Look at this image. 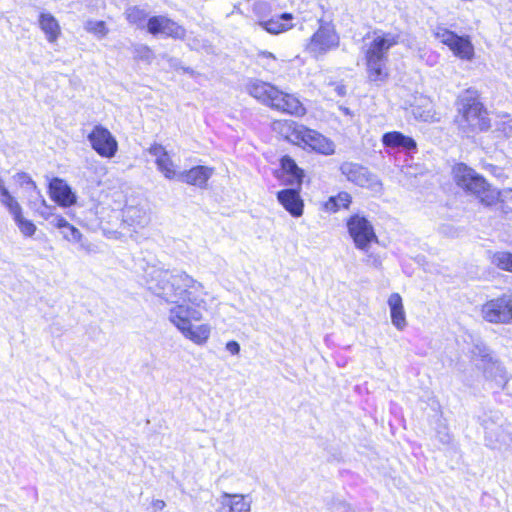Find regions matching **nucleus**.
Returning <instances> with one entry per match:
<instances>
[{
    "label": "nucleus",
    "instance_id": "f03ea898",
    "mask_svg": "<svg viewBox=\"0 0 512 512\" xmlns=\"http://www.w3.org/2000/svg\"><path fill=\"white\" fill-rule=\"evenodd\" d=\"M247 91L264 105L283 113L302 116L306 112L305 107L295 95L284 93L270 83L260 80L251 81Z\"/></svg>",
    "mask_w": 512,
    "mask_h": 512
},
{
    "label": "nucleus",
    "instance_id": "2f4dec72",
    "mask_svg": "<svg viewBox=\"0 0 512 512\" xmlns=\"http://www.w3.org/2000/svg\"><path fill=\"white\" fill-rule=\"evenodd\" d=\"M85 30L89 33L96 35L99 38H103L107 35L108 29L104 21L89 20L85 23Z\"/></svg>",
    "mask_w": 512,
    "mask_h": 512
},
{
    "label": "nucleus",
    "instance_id": "5701e85b",
    "mask_svg": "<svg viewBox=\"0 0 512 512\" xmlns=\"http://www.w3.org/2000/svg\"><path fill=\"white\" fill-rule=\"evenodd\" d=\"M485 440L491 448H500L505 444L509 436L504 432L502 424L493 420H484Z\"/></svg>",
    "mask_w": 512,
    "mask_h": 512
},
{
    "label": "nucleus",
    "instance_id": "c9c22d12",
    "mask_svg": "<svg viewBox=\"0 0 512 512\" xmlns=\"http://www.w3.org/2000/svg\"><path fill=\"white\" fill-rule=\"evenodd\" d=\"M135 58L150 63L154 59L153 51L146 45H138L134 48Z\"/></svg>",
    "mask_w": 512,
    "mask_h": 512
},
{
    "label": "nucleus",
    "instance_id": "7ed1b4c3",
    "mask_svg": "<svg viewBox=\"0 0 512 512\" xmlns=\"http://www.w3.org/2000/svg\"><path fill=\"white\" fill-rule=\"evenodd\" d=\"M400 41V35L394 32H384L381 30L372 33L371 41L367 45L365 57L368 77L370 80L378 82L387 78L385 69L387 61V52L390 48L397 45Z\"/></svg>",
    "mask_w": 512,
    "mask_h": 512
},
{
    "label": "nucleus",
    "instance_id": "79ce46f5",
    "mask_svg": "<svg viewBox=\"0 0 512 512\" xmlns=\"http://www.w3.org/2000/svg\"><path fill=\"white\" fill-rule=\"evenodd\" d=\"M165 507V502L163 500H155L153 502V508L155 510H162Z\"/></svg>",
    "mask_w": 512,
    "mask_h": 512
},
{
    "label": "nucleus",
    "instance_id": "473e14b6",
    "mask_svg": "<svg viewBox=\"0 0 512 512\" xmlns=\"http://www.w3.org/2000/svg\"><path fill=\"white\" fill-rule=\"evenodd\" d=\"M493 263L502 270L512 272V254L508 252H498L493 256Z\"/></svg>",
    "mask_w": 512,
    "mask_h": 512
},
{
    "label": "nucleus",
    "instance_id": "f704fd0d",
    "mask_svg": "<svg viewBox=\"0 0 512 512\" xmlns=\"http://www.w3.org/2000/svg\"><path fill=\"white\" fill-rule=\"evenodd\" d=\"M14 178L20 186L25 187L28 191L38 193V188H37L35 182L31 179V177L28 174H26L24 172L17 173L14 176Z\"/></svg>",
    "mask_w": 512,
    "mask_h": 512
},
{
    "label": "nucleus",
    "instance_id": "20e7f679",
    "mask_svg": "<svg viewBox=\"0 0 512 512\" xmlns=\"http://www.w3.org/2000/svg\"><path fill=\"white\" fill-rule=\"evenodd\" d=\"M453 177L459 187L476 195L486 204H491L496 199V193L490 189L486 180L467 165L456 164L453 167Z\"/></svg>",
    "mask_w": 512,
    "mask_h": 512
},
{
    "label": "nucleus",
    "instance_id": "72a5a7b5",
    "mask_svg": "<svg viewBox=\"0 0 512 512\" xmlns=\"http://www.w3.org/2000/svg\"><path fill=\"white\" fill-rule=\"evenodd\" d=\"M256 62L258 65H260L266 69L272 70L275 68L277 58L271 52L260 51L256 55Z\"/></svg>",
    "mask_w": 512,
    "mask_h": 512
},
{
    "label": "nucleus",
    "instance_id": "39448f33",
    "mask_svg": "<svg viewBox=\"0 0 512 512\" xmlns=\"http://www.w3.org/2000/svg\"><path fill=\"white\" fill-rule=\"evenodd\" d=\"M457 123L463 133L470 135L489 127L487 112L475 99H461L459 102Z\"/></svg>",
    "mask_w": 512,
    "mask_h": 512
},
{
    "label": "nucleus",
    "instance_id": "2eb2a0df",
    "mask_svg": "<svg viewBox=\"0 0 512 512\" xmlns=\"http://www.w3.org/2000/svg\"><path fill=\"white\" fill-rule=\"evenodd\" d=\"M302 145L324 155H332L335 152V145L330 139L308 128L303 132Z\"/></svg>",
    "mask_w": 512,
    "mask_h": 512
},
{
    "label": "nucleus",
    "instance_id": "f257e3e1",
    "mask_svg": "<svg viewBox=\"0 0 512 512\" xmlns=\"http://www.w3.org/2000/svg\"><path fill=\"white\" fill-rule=\"evenodd\" d=\"M146 285L155 296L172 304L167 319L184 338L196 345H204L208 341L211 325L194 324L203 319V312L208 311L214 301L201 282L185 272L152 269L147 274Z\"/></svg>",
    "mask_w": 512,
    "mask_h": 512
},
{
    "label": "nucleus",
    "instance_id": "f8f14e48",
    "mask_svg": "<svg viewBox=\"0 0 512 512\" xmlns=\"http://www.w3.org/2000/svg\"><path fill=\"white\" fill-rule=\"evenodd\" d=\"M482 316L491 323H509L512 320V297L504 295L488 301L482 307Z\"/></svg>",
    "mask_w": 512,
    "mask_h": 512
},
{
    "label": "nucleus",
    "instance_id": "ea45409f",
    "mask_svg": "<svg viewBox=\"0 0 512 512\" xmlns=\"http://www.w3.org/2000/svg\"><path fill=\"white\" fill-rule=\"evenodd\" d=\"M334 91H335L336 95L340 96V97H342L346 94V88L343 84H339V83L335 84Z\"/></svg>",
    "mask_w": 512,
    "mask_h": 512
},
{
    "label": "nucleus",
    "instance_id": "4468645a",
    "mask_svg": "<svg viewBox=\"0 0 512 512\" xmlns=\"http://www.w3.org/2000/svg\"><path fill=\"white\" fill-rule=\"evenodd\" d=\"M149 153L155 157L158 170L166 179L178 180L181 171L176 169V165L169 156L165 148L160 144H154L149 148Z\"/></svg>",
    "mask_w": 512,
    "mask_h": 512
},
{
    "label": "nucleus",
    "instance_id": "b1692460",
    "mask_svg": "<svg viewBox=\"0 0 512 512\" xmlns=\"http://www.w3.org/2000/svg\"><path fill=\"white\" fill-rule=\"evenodd\" d=\"M39 27L49 43H55L61 35V27L57 19L50 13H41L38 18Z\"/></svg>",
    "mask_w": 512,
    "mask_h": 512
},
{
    "label": "nucleus",
    "instance_id": "412c9836",
    "mask_svg": "<svg viewBox=\"0 0 512 512\" xmlns=\"http://www.w3.org/2000/svg\"><path fill=\"white\" fill-rule=\"evenodd\" d=\"M214 169L208 166H195L187 171H181L179 181L188 185L198 186L203 188L206 186L207 181L213 175Z\"/></svg>",
    "mask_w": 512,
    "mask_h": 512
},
{
    "label": "nucleus",
    "instance_id": "4be33fe9",
    "mask_svg": "<svg viewBox=\"0 0 512 512\" xmlns=\"http://www.w3.org/2000/svg\"><path fill=\"white\" fill-rule=\"evenodd\" d=\"M217 512H251L250 501L243 495L225 493Z\"/></svg>",
    "mask_w": 512,
    "mask_h": 512
},
{
    "label": "nucleus",
    "instance_id": "9b49d317",
    "mask_svg": "<svg viewBox=\"0 0 512 512\" xmlns=\"http://www.w3.org/2000/svg\"><path fill=\"white\" fill-rule=\"evenodd\" d=\"M91 147L103 158H113L118 151V142L102 125H96L88 135Z\"/></svg>",
    "mask_w": 512,
    "mask_h": 512
},
{
    "label": "nucleus",
    "instance_id": "423d86ee",
    "mask_svg": "<svg viewBox=\"0 0 512 512\" xmlns=\"http://www.w3.org/2000/svg\"><path fill=\"white\" fill-rule=\"evenodd\" d=\"M146 29L152 35H162L176 40H187L191 48H197L198 46L199 41L197 39L187 37L186 29L165 15L148 18Z\"/></svg>",
    "mask_w": 512,
    "mask_h": 512
},
{
    "label": "nucleus",
    "instance_id": "a878e982",
    "mask_svg": "<svg viewBox=\"0 0 512 512\" xmlns=\"http://www.w3.org/2000/svg\"><path fill=\"white\" fill-rule=\"evenodd\" d=\"M382 143L390 148H403L405 150H414L417 146L414 139L398 131L385 133L382 137Z\"/></svg>",
    "mask_w": 512,
    "mask_h": 512
},
{
    "label": "nucleus",
    "instance_id": "c756f323",
    "mask_svg": "<svg viewBox=\"0 0 512 512\" xmlns=\"http://www.w3.org/2000/svg\"><path fill=\"white\" fill-rule=\"evenodd\" d=\"M125 15L129 23L137 25L139 28H146L148 19L145 10L134 6L128 8L125 12Z\"/></svg>",
    "mask_w": 512,
    "mask_h": 512
},
{
    "label": "nucleus",
    "instance_id": "6e6552de",
    "mask_svg": "<svg viewBox=\"0 0 512 512\" xmlns=\"http://www.w3.org/2000/svg\"><path fill=\"white\" fill-rule=\"evenodd\" d=\"M347 229L355 247L363 252H368L370 246L378 242L372 223L364 216H351L347 220Z\"/></svg>",
    "mask_w": 512,
    "mask_h": 512
},
{
    "label": "nucleus",
    "instance_id": "7c9ffc66",
    "mask_svg": "<svg viewBox=\"0 0 512 512\" xmlns=\"http://www.w3.org/2000/svg\"><path fill=\"white\" fill-rule=\"evenodd\" d=\"M63 237L73 243H81V246L88 252L92 251V249L89 246H85L82 243V233L73 225L70 223L68 224V227L65 228V230L62 231Z\"/></svg>",
    "mask_w": 512,
    "mask_h": 512
},
{
    "label": "nucleus",
    "instance_id": "dca6fc26",
    "mask_svg": "<svg viewBox=\"0 0 512 512\" xmlns=\"http://www.w3.org/2000/svg\"><path fill=\"white\" fill-rule=\"evenodd\" d=\"M276 177L280 179L285 185L300 186L303 179V171L296 165L293 159L289 156H284L281 159V168L275 173Z\"/></svg>",
    "mask_w": 512,
    "mask_h": 512
},
{
    "label": "nucleus",
    "instance_id": "aec40b11",
    "mask_svg": "<svg viewBox=\"0 0 512 512\" xmlns=\"http://www.w3.org/2000/svg\"><path fill=\"white\" fill-rule=\"evenodd\" d=\"M52 199L59 205L69 207L76 202V195L70 186L62 179L54 178L49 185Z\"/></svg>",
    "mask_w": 512,
    "mask_h": 512
},
{
    "label": "nucleus",
    "instance_id": "e433bc0d",
    "mask_svg": "<svg viewBox=\"0 0 512 512\" xmlns=\"http://www.w3.org/2000/svg\"><path fill=\"white\" fill-rule=\"evenodd\" d=\"M51 224L62 232L68 227L69 222L62 216L57 215L53 217Z\"/></svg>",
    "mask_w": 512,
    "mask_h": 512
},
{
    "label": "nucleus",
    "instance_id": "cd10ccee",
    "mask_svg": "<svg viewBox=\"0 0 512 512\" xmlns=\"http://www.w3.org/2000/svg\"><path fill=\"white\" fill-rule=\"evenodd\" d=\"M351 203V196L347 192H340L338 195L330 197L324 204V209L335 213L341 208H348Z\"/></svg>",
    "mask_w": 512,
    "mask_h": 512
},
{
    "label": "nucleus",
    "instance_id": "6ab92c4d",
    "mask_svg": "<svg viewBox=\"0 0 512 512\" xmlns=\"http://www.w3.org/2000/svg\"><path fill=\"white\" fill-rule=\"evenodd\" d=\"M387 304L392 325L398 331H403L407 327L408 321L402 297L399 293H392L388 297Z\"/></svg>",
    "mask_w": 512,
    "mask_h": 512
},
{
    "label": "nucleus",
    "instance_id": "ddd939ff",
    "mask_svg": "<svg viewBox=\"0 0 512 512\" xmlns=\"http://www.w3.org/2000/svg\"><path fill=\"white\" fill-rule=\"evenodd\" d=\"M341 172L347 179L358 186L377 189L381 186L377 177L361 165L346 162L341 165Z\"/></svg>",
    "mask_w": 512,
    "mask_h": 512
},
{
    "label": "nucleus",
    "instance_id": "1a4fd4ad",
    "mask_svg": "<svg viewBox=\"0 0 512 512\" xmlns=\"http://www.w3.org/2000/svg\"><path fill=\"white\" fill-rule=\"evenodd\" d=\"M0 203L12 215L20 232L26 236L31 237L36 232L35 224L26 219L22 214V207L14 196L8 191L2 178H0Z\"/></svg>",
    "mask_w": 512,
    "mask_h": 512
},
{
    "label": "nucleus",
    "instance_id": "f3484780",
    "mask_svg": "<svg viewBox=\"0 0 512 512\" xmlns=\"http://www.w3.org/2000/svg\"><path fill=\"white\" fill-rule=\"evenodd\" d=\"M277 200L291 216L298 218L303 215L304 202L296 189H284L277 193Z\"/></svg>",
    "mask_w": 512,
    "mask_h": 512
},
{
    "label": "nucleus",
    "instance_id": "58836bf2",
    "mask_svg": "<svg viewBox=\"0 0 512 512\" xmlns=\"http://www.w3.org/2000/svg\"><path fill=\"white\" fill-rule=\"evenodd\" d=\"M226 350L232 355H238L240 352V345L236 341H229L226 344Z\"/></svg>",
    "mask_w": 512,
    "mask_h": 512
},
{
    "label": "nucleus",
    "instance_id": "0eeeda50",
    "mask_svg": "<svg viewBox=\"0 0 512 512\" xmlns=\"http://www.w3.org/2000/svg\"><path fill=\"white\" fill-rule=\"evenodd\" d=\"M340 38L334 27L329 23H322L311 36L305 50L314 58H319L331 50L337 49Z\"/></svg>",
    "mask_w": 512,
    "mask_h": 512
},
{
    "label": "nucleus",
    "instance_id": "bb28decb",
    "mask_svg": "<svg viewBox=\"0 0 512 512\" xmlns=\"http://www.w3.org/2000/svg\"><path fill=\"white\" fill-rule=\"evenodd\" d=\"M412 114L415 119L424 122H432L437 119L433 103L423 97L418 100V104L412 107Z\"/></svg>",
    "mask_w": 512,
    "mask_h": 512
},
{
    "label": "nucleus",
    "instance_id": "a18cd8bd",
    "mask_svg": "<svg viewBox=\"0 0 512 512\" xmlns=\"http://www.w3.org/2000/svg\"><path fill=\"white\" fill-rule=\"evenodd\" d=\"M35 193L37 194V192H35ZM38 195H39V198L41 199L42 203L45 204V199L43 198V196L40 195L39 192H38Z\"/></svg>",
    "mask_w": 512,
    "mask_h": 512
},
{
    "label": "nucleus",
    "instance_id": "a211bd4d",
    "mask_svg": "<svg viewBox=\"0 0 512 512\" xmlns=\"http://www.w3.org/2000/svg\"><path fill=\"white\" fill-rule=\"evenodd\" d=\"M272 129L289 142L301 146L306 127L291 120H279L273 122Z\"/></svg>",
    "mask_w": 512,
    "mask_h": 512
},
{
    "label": "nucleus",
    "instance_id": "c85d7f7f",
    "mask_svg": "<svg viewBox=\"0 0 512 512\" xmlns=\"http://www.w3.org/2000/svg\"><path fill=\"white\" fill-rule=\"evenodd\" d=\"M125 217L127 221L137 226H145L149 222L147 211L137 207H128L125 210Z\"/></svg>",
    "mask_w": 512,
    "mask_h": 512
},
{
    "label": "nucleus",
    "instance_id": "37998d69",
    "mask_svg": "<svg viewBox=\"0 0 512 512\" xmlns=\"http://www.w3.org/2000/svg\"><path fill=\"white\" fill-rule=\"evenodd\" d=\"M340 110L342 111L343 114L345 115H351V111L349 108L347 107H343V106H340Z\"/></svg>",
    "mask_w": 512,
    "mask_h": 512
},
{
    "label": "nucleus",
    "instance_id": "c03bdc74",
    "mask_svg": "<svg viewBox=\"0 0 512 512\" xmlns=\"http://www.w3.org/2000/svg\"><path fill=\"white\" fill-rule=\"evenodd\" d=\"M35 193L37 194V192H35ZM38 195H39V198L41 199L42 203L45 204V199L43 198V196L40 195L39 192H38Z\"/></svg>",
    "mask_w": 512,
    "mask_h": 512
},
{
    "label": "nucleus",
    "instance_id": "393cba45",
    "mask_svg": "<svg viewBox=\"0 0 512 512\" xmlns=\"http://www.w3.org/2000/svg\"><path fill=\"white\" fill-rule=\"evenodd\" d=\"M292 20V14L283 13L275 18H271L267 21H262L259 23V25L269 33L279 34L293 27Z\"/></svg>",
    "mask_w": 512,
    "mask_h": 512
},
{
    "label": "nucleus",
    "instance_id": "49530a36",
    "mask_svg": "<svg viewBox=\"0 0 512 512\" xmlns=\"http://www.w3.org/2000/svg\"><path fill=\"white\" fill-rule=\"evenodd\" d=\"M35 193L37 194V192H35ZM38 195H39V198L41 199L42 203L45 204V199L43 198V196L40 195L39 192H38Z\"/></svg>",
    "mask_w": 512,
    "mask_h": 512
},
{
    "label": "nucleus",
    "instance_id": "a19ab883",
    "mask_svg": "<svg viewBox=\"0 0 512 512\" xmlns=\"http://www.w3.org/2000/svg\"><path fill=\"white\" fill-rule=\"evenodd\" d=\"M476 349L479 351V355L483 358V360H485L486 358H489V360H491V357L486 349V347H479V346H476Z\"/></svg>",
    "mask_w": 512,
    "mask_h": 512
},
{
    "label": "nucleus",
    "instance_id": "9d476101",
    "mask_svg": "<svg viewBox=\"0 0 512 512\" xmlns=\"http://www.w3.org/2000/svg\"><path fill=\"white\" fill-rule=\"evenodd\" d=\"M435 35L442 44L449 47L456 57L466 61H471L474 58V46L468 37L459 36L442 28L438 29Z\"/></svg>",
    "mask_w": 512,
    "mask_h": 512
},
{
    "label": "nucleus",
    "instance_id": "4c0bfd02",
    "mask_svg": "<svg viewBox=\"0 0 512 512\" xmlns=\"http://www.w3.org/2000/svg\"><path fill=\"white\" fill-rule=\"evenodd\" d=\"M333 512H355L350 504L339 501L333 505Z\"/></svg>",
    "mask_w": 512,
    "mask_h": 512
}]
</instances>
